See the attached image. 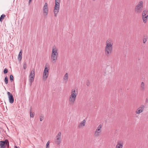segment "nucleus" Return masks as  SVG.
<instances>
[{
  "label": "nucleus",
  "mask_w": 148,
  "mask_h": 148,
  "mask_svg": "<svg viewBox=\"0 0 148 148\" xmlns=\"http://www.w3.org/2000/svg\"><path fill=\"white\" fill-rule=\"evenodd\" d=\"M102 127V125L100 124L96 129L94 134V136L95 138H97L100 136L101 132Z\"/></svg>",
  "instance_id": "nucleus-4"
},
{
  "label": "nucleus",
  "mask_w": 148,
  "mask_h": 148,
  "mask_svg": "<svg viewBox=\"0 0 148 148\" xmlns=\"http://www.w3.org/2000/svg\"><path fill=\"white\" fill-rule=\"evenodd\" d=\"M5 16V15L4 14L1 15L0 17V21L2 22Z\"/></svg>",
  "instance_id": "nucleus-23"
},
{
  "label": "nucleus",
  "mask_w": 148,
  "mask_h": 148,
  "mask_svg": "<svg viewBox=\"0 0 148 148\" xmlns=\"http://www.w3.org/2000/svg\"><path fill=\"white\" fill-rule=\"evenodd\" d=\"M6 145L8 147L9 146V142L7 139H5L3 141H0V148H5Z\"/></svg>",
  "instance_id": "nucleus-11"
},
{
  "label": "nucleus",
  "mask_w": 148,
  "mask_h": 148,
  "mask_svg": "<svg viewBox=\"0 0 148 148\" xmlns=\"http://www.w3.org/2000/svg\"><path fill=\"white\" fill-rule=\"evenodd\" d=\"M69 78V75L68 73H66L63 77V81L65 83L67 82Z\"/></svg>",
  "instance_id": "nucleus-18"
},
{
  "label": "nucleus",
  "mask_w": 148,
  "mask_h": 148,
  "mask_svg": "<svg viewBox=\"0 0 148 148\" xmlns=\"http://www.w3.org/2000/svg\"><path fill=\"white\" fill-rule=\"evenodd\" d=\"M54 9H60V3H55V5L54 7Z\"/></svg>",
  "instance_id": "nucleus-21"
},
{
  "label": "nucleus",
  "mask_w": 148,
  "mask_h": 148,
  "mask_svg": "<svg viewBox=\"0 0 148 148\" xmlns=\"http://www.w3.org/2000/svg\"><path fill=\"white\" fill-rule=\"evenodd\" d=\"M113 44L114 41L113 40L112 38H109L106 41L105 47L113 48Z\"/></svg>",
  "instance_id": "nucleus-5"
},
{
  "label": "nucleus",
  "mask_w": 148,
  "mask_h": 148,
  "mask_svg": "<svg viewBox=\"0 0 148 148\" xmlns=\"http://www.w3.org/2000/svg\"><path fill=\"white\" fill-rule=\"evenodd\" d=\"M147 40V36H144L143 38V43H145Z\"/></svg>",
  "instance_id": "nucleus-22"
},
{
  "label": "nucleus",
  "mask_w": 148,
  "mask_h": 148,
  "mask_svg": "<svg viewBox=\"0 0 148 148\" xmlns=\"http://www.w3.org/2000/svg\"><path fill=\"white\" fill-rule=\"evenodd\" d=\"M89 82L88 81V82H87V85L88 86L89 85Z\"/></svg>",
  "instance_id": "nucleus-32"
},
{
  "label": "nucleus",
  "mask_w": 148,
  "mask_h": 148,
  "mask_svg": "<svg viewBox=\"0 0 148 148\" xmlns=\"http://www.w3.org/2000/svg\"><path fill=\"white\" fill-rule=\"evenodd\" d=\"M35 75V71L34 69L32 70L29 75V82L32 83L34 81Z\"/></svg>",
  "instance_id": "nucleus-10"
},
{
  "label": "nucleus",
  "mask_w": 148,
  "mask_h": 148,
  "mask_svg": "<svg viewBox=\"0 0 148 148\" xmlns=\"http://www.w3.org/2000/svg\"><path fill=\"white\" fill-rule=\"evenodd\" d=\"M32 0H29V3H30Z\"/></svg>",
  "instance_id": "nucleus-34"
},
{
  "label": "nucleus",
  "mask_w": 148,
  "mask_h": 148,
  "mask_svg": "<svg viewBox=\"0 0 148 148\" xmlns=\"http://www.w3.org/2000/svg\"><path fill=\"white\" fill-rule=\"evenodd\" d=\"M144 106L143 105H141L138 108L136 111L137 114H139L143 112L144 109Z\"/></svg>",
  "instance_id": "nucleus-13"
},
{
  "label": "nucleus",
  "mask_w": 148,
  "mask_h": 148,
  "mask_svg": "<svg viewBox=\"0 0 148 148\" xmlns=\"http://www.w3.org/2000/svg\"><path fill=\"white\" fill-rule=\"evenodd\" d=\"M49 141H48L47 143L46 148H48V145H49Z\"/></svg>",
  "instance_id": "nucleus-30"
},
{
  "label": "nucleus",
  "mask_w": 148,
  "mask_h": 148,
  "mask_svg": "<svg viewBox=\"0 0 148 148\" xmlns=\"http://www.w3.org/2000/svg\"><path fill=\"white\" fill-rule=\"evenodd\" d=\"M49 69L48 68L46 65L45 67L43 75V79L44 80H46L48 77L49 75Z\"/></svg>",
  "instance_id": "nucleus-7"
},
{
  "label": "nucleus",
  "mask_w": 148,
  "mask_h": 148,
  "mask_svg": "<svg viewBox=\"0 0 148 148\" xmlns=\"http://www.w3.org/2000/svg\"><path fill=\"white\" fill-rule=\"evenodd\" d=\"M140 89L142 91H144L145 89V85L143 82H141L140 86Z\"/></svg>",
  "instance_id": "nucleus-17"
},
{
  "label": "nucleus",
  "mask_w": 148,
  "mask_h": 148,
  "mask_svg": "<svg viewBox=\"0 0 148 148\" xmlns=\"http://www.w3.org/2000/svg\"><path fill=\"white\" fill-rule=\"evenodd\" d=\"M123 143L122 141H118L115 148H123Z\"/></svg>",
  "instance_id": "nucleus-15"
},
{
  "label": "nucleus",
  "mask_w": 148,
  "mask_h": 148,
  "mask_svg": "<svg viewBox=\"0 0 148 148\" xmlns=\"http://www.w3.org/2000/svg\"><path fill=\"white\" fill-rule=\"evenodd\" d=\"M77 94L78 91L77 90L75 89H72L69 99V102L70 104H73L75 103Z\"/></svg>",
  "instance_id": "nucleus-1"
},
{
  "label": "nucleus",
  "mask_w": 148,
  "mask_h": 148,
  "mask_svg": "<svg viewBox=\"0 0 148 148\" xmlns=\"http://www.w3.org/2000/svg\"><path fill=\"white\" fill-rule=\"evenodd\" d=\"M146 102H148V99L147 98L146 99Z\"/></svg>",
  "instance_id": "nucleus-33"
},
{
  "label": "nucleus",
  "mask_w": 148,
  "mask_h": 148,
  "mask_svg": "<svg viewBox=\"0 0 148 148\" xmlns=\"http://www.w3.org/2000/svg\"><path fill=\"white\" fill-rule=\"evenodd\" d=\"M10 79L11 81H12L13 80V76L11 75L10 76Z\"/></svg>",
  "instance_id": "nucleus-25"
},
{
  "label": "nucleus",
  "mask_w": 148,
  "mask_h": 148,
  "mask_svg": "<svg viewBox=\"0 0 148 148\" xmlns=\"http://www.w3.org/2000/svg\"><path fill=\"white\" fill-rule=\"evenodd\" d=\"M95 0H93V1H95Z\"/></svg>",
  "instance_id": "nucleus-36"
},
{
  "label": "nucleus",
  "mask_w": 148,
  "mask_h": 148,
  "mask_svg": "<svg viewBox=\"0 0 148 148\" xmlns=\"http://www.w3.org/2000/svg\"><path fill=\"white\" fill-rule=\"evenodd\" d=\"M34 116V113L31 112H30V116L31 117H33Z\"/></svg>",
  "instance_id": "nucleus-26"
},
{
  "label": "nucleus",
  "mask_w": 148,
  "mask_h": 148,
  "mask_svg": "<svg viewBox=\"0 0 148 148\" xmlns=\"http://www.w3.org/2000/svg\"><path fill=\"white\" fill-rule=\"evenodd\" d=\"M4 81L6 84H7L8 83V78L7 77H5L4 79Z\"/></svg>",
  "instance_id": "nucleus-24"
},
{
  "label": "nucleus",
  "mask_w": 148,
  "mask_h": 148,
  "mask_svg": "<svg viewBox=\"0 0 148 148\" xmlns=\"http://www.w3.org/2000/svg\"><path fill=\"white\" fill-rule=\"evenodd\" d=\"M22 50H21L20 52L19 53L18 56V59L19 61H21L22 59Z\"/></svg>",
  "instance_id": "nucleus-19"
},
{
  "label": "nucleus",
  "mask_w": 148,
  "mask_h": 148,
  "mask_svg": "<svg viewBox=\"0 0 148 148\" xmlns=\"http://www.w3.org/2000/svg\"><path fill=\"white\" fill-rule=\"evenodd\" d=\"M58 49L56 46H54L52 47L51 58V61L53 63L55 62L57 59L58 55Z\"/></svg>",
  "instance_id": "nucleus-2"
},
{
  "label": "nucleus",
  "mask_w": 148,
  "mask_h": 148,
  "mask_svg": "<svg viewBox=\"0 0 148 148\" xmlns=\"http://www.w3.org/2000/svg\"><path fill=\"white\" fill-rule=\"evenodd\" d=\"M8 72V69L6 68H5L3 71V73L4 74H6Z\"/></svg>",
  "instance_id": "nucleus-27"
},
{
  "label": "nucleus",
  "mask_w": 148,
  "mask_h": 148,
  "mask_svg": "<svg viewBox=\"0 0 148 148\" xmlns=\"http://www.w3.org/2000/svg\"><path fill=\"white\" fill-rule=\"evenodd\" d=\"M143 3V1H140L138 3L134 8V11L136 13L139 14L142 12L144 7Z\"/></svg>",
  "instance_id": "nucleus-3"
},
{
  "label": "nucleus",
  "mask_w": 148,
  "mask_h": 148,
  "mask_svg": "<svg viewBox=\"0 0 148 148\" xmlns=\"http://www.w3.org/2000/svg\"><path fill=\"white\" fill-rule=\"evenodd\" d=\"M27 68V65L25 63L23 64V68L24 69H25Z\"/></svg>",
  "instance_id": "nucleus-28"
},
{
  "label": "nucleus",
  "mask_w": 148,
  "mask_h": 148,
  "mask_svg": "<svg viewBox=\"0 0 148 148\" xmlns=\"http://www.w3.org/2000/svg\"><path fill=\"white\" fill-rule=\"evenodd\" d=\"M44 119V117L43 116H40V121H42Z\"/></svg>",
  "instance_id": "nucleus-29"
},
{
  "label": "nucleus",
  "mask_w": 148,
  "mask_h": 148,
  "mask_svg": "<svg viewBox=\"0 0 148 148\" xmlns=\"http://www.w3.org/2000/svg\"><path fill=\"white\" fill-rule=\"evenodd\" d=\"M49 12V8L47 3H45L43 6V13L44 16H47Z\"/></svg>",
  "instance_id": "nucleus-8"
},
{
  "label": "nucleus",
  "mask_w": 148,
  "mask_h": 148,
  "mask_svg": "<svg viewBox=\"0 0 148 148\" xmlns=\"http://www.w3.org/2000/svg\"><path fill=\"white\" fill-rule=\"evenodd\" d=\"M60 2V0H55V3H59Z\"/></svg>",
  "instance_id": "nucleus-31"
},
{
  "label": "nucleus",
  "mask_w": 148,
  "mask_h": 148,
  "mask_svg": "<svg viewBox=\"0 0 148 148\" xmlns=\"http://www.w3.org/2000/svg\"><path fill=\"white\" fill-rule=\"evenodd\" d=\"M61 132H59L56 136V138L55 139V142L57 145H59L61 143Z\"/></svg>",
  "instance_id": "nucleus-12"
},
{
  "label": "nucleus",
  "mask_w": 148,
  "mask_h": 148,
  "mask_svg": "<svg viewBox=\"0 0 148 148\" xmlns=\"http://www.w3.org/2000/svg\"><path fill=\"white\" fill-rule=\"evenodd\" d=\"M59 9H54V14L55 17H56L57 16L59 12Z\"/></svg>",
  "instance_id": "nucleus-20"
},
{
  "label": "nucleus",
  "mask_w": 148,
  "mask_h": 148,
  "mask_svg": "<svg viewBox=\"0 0 148 148\" xmlns=\"http://www.w3.org/2000/svg\"><path fill=\"white\" fill-rule=\"evenodd\" d=\"M15 148H18V147H17V146H15Z\"/></svg>",
  "instance_id": "nucleus-35"
},
{
  "label": "nucleus",
  "mask_w": 148,
  "mask_h": 148,
  "mask_svg": "<svg viewBox=\"0 0 148 148\" xmlns=\"http://www.w3.org/2000/svg\"><path fill=\"white\" fill-rule=\"evenodd\" d=\"M7 93L8 96L9 102L11 104L13 103L14 101V99L12 95L9 92H8Z\"/></svg>",
  "instance_id": "nucleus-14"
},
{
  "label": "nucleus",
  "mask_w": 148,
  "mask_h": 148,
  "mask_svg": "<svg viewBox=\"0 0 148 148\" xmlns=\"http://www.w3.org/2000/svg\"><path fill=\"white\" fill-rule=\"evenodd\" d=\"M142 19L144 23H146L148 17V11L147 9L143 10L142 13Z\"/></svg>",
  "instance_id": "nucleus-6"
},
{
  "label": "nucleus",
  "mask_w": 148,
  "mask_h": 148,
  "mask_svg": "<svg viewBox=\"0 0 148 148\" xmlns=\"http://www.w3.org/2000/svg\"><path fill=\"white\" fill-rule=\"evenodd\" d=\"M113 48H109L108 47H105V54L107 56H109L112 53L113 51Z\"/></svg>",
  "instance_id": "nucleus-9"
},
{
  "label": "nucleus",
  "mask_w": 148,
  "mask_h": 148,
  "mask_svg": "<svg viewBox=\"0 0 148 148\" xmlns=\"http://www.w3.org/2000/svg\"><path fill=\"white\" fill-rule=\"evenodd\" d=\"M86 121L85 119L83 120L78 125V127L79 128H82L85 126Z\"/></svg>",
  "instance_id": "nucleus-16"
}]
</instances>
